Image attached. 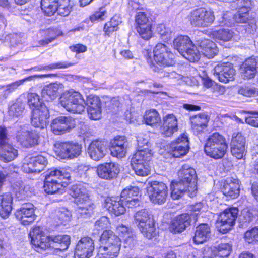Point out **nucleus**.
<instances>
[{"mask_svg": "<svg viewBox=\"0 0 258 258\" xmlns=\"http://www.w3.org/2000/svg\"><path fill=\"white\" fill-rule=\"evenodd\" d=\"M245 241L248 243L258 242V227L247 231L244 234Z\"/></svg>", "mask_w": 258, "mask_h": 258, "instance_id": "nucleus-51", "label": "nucleus"}, {"mask_svg": "<svg viewBox=\"0 0 258 258\" xmlns=\"http://www.w3.org/2000/svg\"><path fill=\"white\" fill-rule=\"evenodd\" d=\"M128 146H111L110 151L111 155L117 158H122L125 156Z\"/></svg>", "mask_w": 258, "mask_h": 258, "instance_id": "nucleus-53", "label": "nucleus"}, {"mask_svg": "<svg viewBox=\"0 0 258 258\" xmlns=\"http://www.w3.org/2000/svg\"><path fill=\"white\" fill-rule=\"evenodd\" d=\"M82 146L75 142H61L55 145V152L62 159H73L82 153Z\"/></svg>", "mask_w": 258, "mask_h": 258, "instance_id": "nucleus-11", "label": "nucleus"}, {"mask_svg": "<svg viewBox=\"0 0 258 258\" xmlns=\"http://www.w3.org/2000/svg\"><path fill=\"white\" fill-rule=\"evenodd\" d=\"M189 20L193 26L207 27L214 22L215 16L212 11L200 8L192 10L190 13Z\"/></svg>", "mask_w": 258, "mask_h": 258, "instance_id": "nucleus-8", "label": "nucleus"}, {"mask_svg": "<svg viewBox=\"0 0 258 258\" xmlns=\"http://www.w3.org/2000/svg\"><path fill=\"white\" fill-rule=\"evenodd\" d=\"M190 121L192 129L198 133L207 126L209 118L206 113H203L191 116Z\"/></svg>", "mask_w": 258, "mask_h": 258, "instance_id": "nucleus-34", "label": "nucleus"}, {"mask_svg": "<svg viewBox=\"0 0 258 258\" xmlns=\"http://www.w3.org/2000/svg\"><path fill=\"white\" fill-rule=\"evenodd\" d=\"M70 195L75 199V203L77 206V212L80 217H90L94 212L95 205L83 185L79 183L72 185Z\"/></svg>", "mask_w": 258, "mask_h": 258, "instance_id": "nucleus-2", "label": "nucleus"}, {"mask_svg": "<svg viewBox=\"0 0 258 258\" xmlns=\"http://www.w3.org/2000/svg\"><path fill=\"white\" fill-rule=\"evenodd\" d=\"M48 163L47 159L43 155L31 157L23 165L24 170L27 173H40L44 170Z\"/></svg>", "mask_w": 258, "mask_h": 258, "instance_id": "nucleus-21", "label": "nucleus"}, {"mask_svg": "<svg viewBox=\"0 0 258 258\" xmlns=\"http://www.w3.org/2000/svg\"><path fill=\"white\" fill-rule=\"evenodd\" d=\"M73 6V0H59L57 12L61 16H68L72 11Z\"/></svg>", "mask_w": 258, "mask_h": 258, "instance_id": "nucleus-41", "label": "nucleus"}, {"mask_svg": "<svg viewBox=\"0 0 258 258\" xmlns=\"http://www.w3.org/2000/svg\"><path fill=\"white\" fill-rule=\"evenodd\" d=\"M185 229L184 225L180 224L175 219L173 220L169 227L170 231L174 234L181 233Z\"/></svg>", "mask_w": 258, "mask_h": 258, "instance_id": "nucleus-61", "label": "nucleus"}, {"mask_svg": "<svg viewBox=\"0 0 258 258\" xmlns=\"http://www.w3.org/2000/svg\"><path fill=\"white\" fill-rule=\"evenodd\" d=\"M98 176L103 179L111 180L115 178L120 172V166L114 162H106L97 167Z\"/></svg>", "mask_w": 258, "mask_h": 258, "instance_id": "nucleus-17", "label": "nucleus"}, {"mask_svg": "<svg viewBox=\"0 0 258 258\" xmlns=\"http://www.w3.org/2000/svg\"><path fill=\"white\" fill-rule=\"evenodd\" d=\"M71 217V212L63 208L56 211L55 219L58 224L66 225L69 221Z\"/></svg>", "mask_w": 258, "mask_h": 258, "instance_id": "nucleus-45", "label": "nucleus"}, {"mask_svg": "<svg viewBox=\"0 0 258 258\" xmlns=\"http://www.w3.org/2000/svg\"><path fill=\"white\" fill-rule=\"evenodd\" d=\"M174 219L180 224L184 225V228H185L190 225V223L192 220L189 214L187 213L178 215Z\"/></svg>", "mask_w": 258, "mask_h": 258, "instance_id": "nucleus-58", "label": "nucleus"}, {"mask_svg": "<svg viewBox=\"0 0 258 258\" xmlns=\"http://www.w3.org/2000/svg\"><path fill=\"white\" fill-rule=\"evenodd\" d=\"M236 9L240 12H249L255 6V0H236Z\"/></svg>", "mask_w": 258, "mask_h": 258, "instance_id": "nucleus-48", "label": "nucleus"}, {"mask_svg": "<svg viewBox=\"0 0 258 258\" xmlns=\"http://www.w3.org/2000/svg\"><path fill=\"white\" fill-rule=\"evenodd\" d=\"M257 65L256 58L250 57L246 59L241 67V71L243 77L247 79L253 78L257 71Z\"/></svg>", "mask_w": 258, "mask_h": 258, "instance_id": "nucleus-32", "label": "nucleus"}, {"mask_svg": "<svg viewBox=\"0 0 258 258\" xmlns=\"http://www.w3.org/2000/svg\"><path fill=\"white\" fill-rule=\"evenodd\" d=\"M85 105L88 106L87 108L101 107L99 98L92 94H90L87 96Z\"/></svg>", "mask_w": 258, "mask_h": 258, "instance_id": "nucleus-52", "label": "nucleus"}, {"mask_svg": "<svg viewBox=\"0 0 258 258\" xmlns=\"http://www.w3.org/2000/svg\"><path fill=\"white\" fill-rule=\"evenodd\" d=\"M144 119L146 124L151 126L160 121L159 113L155 109L146 111L144 116Z\"/></svg>", "mask_w": 258, "mask_h": 258, "instance_id": "nucleus-44", "label": "nucleus"}, {"mask_svg": "<svg viewBox=\"0 0 258 258\" xmlns=\"http://www.w3.org/2000/svg\"><path fill=\"white\" fill-rule=\"evenodd\" d=\"M179 178L189 185L192 191H197V174L195 170L187 165H184L178 171Z\"/></svg>", "mask_w": 258, "mask_h": 258, "instance_id": "nucleus-22", "label": "nucleus"}, {"mask_svg": "<svg viewBox=\"0 0 258 258\" xmlns=\"http://www.w3.org/2000/svg\"><path fill=\"white\" fill-rule=\"evenodd\" d=\"M106 17V11L104 7H101L98 11L90 16V20L92 22L102 21Z\"/></svg>", "mask_w": 258, "mask_h": 258, "instance_id": "nucleus-54", "label": "nucleus"}, {"mask_svg": "<svg viewBox=\"0 0 258 258\" xmlns=\"http://www.w3.org/2000/svg\"><path fill=\"white\" fill-rule=\"evenodd\" d=\"M246 140L245 137L241 134H233L230 143L231 147H246Z\"/></svg>", "mask_w": 258, "mask_h": 258, "instance_id": "nucleus-50", "label": "nucleus"}, {"mask_svg": "<svg viewBox=\"0 0 258 258\" xmlns=\"http://www.w3.org/2000/svg\"><path fill=\"white\" fill-rule=\"evenodd\" d=\"M24 108L25 104L21 101H17L10 107L9 115L12 117L20 116L23 113Z\"/></svg>", "mask_w": 258, "mask_h": 258, "instance_id": "nucleus-46", "label": "nucleus"}, {"mask_svg": "<svg viewBox=\"0 0 258 258\" xmlns=\"http://www.w3.org/2000/svg\"><path fill=\"white\" fill-rule=\"evenodd\" d=\"M213 37L216 40H222L223 41H228L232 38L236 40L232 30L229 28L221 29L217 31L212 32Z\"/></svg>", "mask_w": 258, "mask_h": 258, "instance_id": "nucleus-39", "label": "nucleus"}, {"mask_svg": "<svg viewBox=\"0 0 258 258\" xmlns=\"http://www.w3.org/2000/svg\"><path fill=\"white\" fill-rule=\"evenodd\" d=\"M134 223L143 234L148 239L154 237L155 228L153 216L146 209H142L134 214Z\"/></svg>", "mask_w": 258, "mask_h": 258, "instance_id": "nucleus-6", "label": "nucleus"}, {"mask_svg": "<svg viewBox=\"0 0 258 258\" xmlns=\"http://www.w3.org/2000/svg\"><path fill=\"white\" fill-rule=\"evenodd\" d=\"M94 243L88 236L82 237L77 243L75 251V258H90L94 250Z\"/></svg>", "mask_w": 258, "mask_h": 258, "instance_id": "nucleus-14", "label": "nucleus"}, {"mask_svg": "<svg viewBox=\"0 0 258 258\" xmlns=\"http://www.w3.org/2000/svg\"><path fill=\"white\" fill-rule=\"evenodd\" d=\"M98 255L100 258H114L117 256L121 245L120 238L111 231H104L100 238Z\"/></svg>", "mask_w": 258, "mask_h": 258, "instance_id": "nucleus-3", "label": "nucleus"}, {"mask_svg": "<svg viewBox=\"0 0 258 258\" xmlns=\"http://www.w3.org/2000/svg\"><path fill=\"white\" fill-rule=\"evenodd\" d=\"M213 73L219 81L226 83L233 80L235 71L231 63H223L215 66Z\"/></svg>", "mask_w": 258, "mask_h": 258, "instance_id": "nucleus-19", "label": "nucleus"}, {"mask_svg": "<svg viewBox=\"0 0 258 258\" xmlns=\"http://www.w3.org/2000/svg\"><path fill=\"white\" fill-rule=\"evenodd\" d=\"M60 85L57 83H52L45 86L41 91L42 97L49 101L55 99L58 95Z\"/></svg>", "mask_w": 258, "mask_h": 258, "instance_id": "nucleus-36", "label": "nucleus"}, {"mask_svg": "<svg viewBox=\"0 0 258 258\" xmlns=\"http://www.w3.org/2000/svg\"><path fill=\"white\" fill-rule=\"evenodd\" d=\"M136 175L140 176H146L149 174L151 170L149 164L135 165L132 167Z\"/></svg>", "mask_w": 258, "mask_h": 258, "instance_id": "nucleus-49", "label": "nucleus"}, {"mask_svg": "<svg viewBox=\"0 0 258 258\" xmlns=\"http://www.w3.org/2000/svg\"><path fill=\"white\" fill-rule=\"evenodd\" d=\"M89 118L92 120H98L101 117V107L87 108Z\"/></svg>", "mask_w": 258, "mask_h": 258, "instance_id": "nucleus-59", "label": "nucleus"}, {"mask_svg": "<svg viewBox=\"0 0 258 258\" xmlns=\"http://www.w3.org/2000/svg\"><path fill=\"white\" fill-rule=\"evenodd\" d=\"M16 138L18 142L24 147L30 148L38 144V134L29 131L26 126H20Z\"/></svg>", "mask_w": 258, "mask_h": 258, "instance_id": "nucleus-16", "label": "nucleus"}, {"mask_svg": "<svg viewBox=\"0 0 258 258\" xmlns=\"http://www.w3.org/2000/svg\"><path fill=\"white\" fill-rule=\"evenodd\" d=\"M192 41L187 36L180 35L177 37L173 41V46L179 53L185 52L189 46H191Z\"/></svg>", "mask_w": 258, "mask_h": 258, "instance_id": "nucleus-37", "label": "nucleus"}, {"mask_svg": "<svg viewBox=\"0 0 258 258\" xmlns=\"http://www.w3.org/2000/svg\"><path fill=\"white\" fill-rule=\"evenodd\" d=\"M109 225L108 218L106 216H102L96 221L95 227L98 230H101L107 228Z\"/></svg>", "mask_w": 258, "mask_h": 258, "instance_id": "nucleus-60", "label": "nucleus"}, {"mask_svg": "<svg viewBox=\"0 0 258 258\" xmlns=\"http://www.w3.org/2000/svg\"><path fill=\"white\" fill-rule=\"evenodd\" d=\"M45 179L44 184L45 191L48 194H54L61 190L62 185L60 180L69 178V176L64 171L52 168L45 172Z\"/></svg>", "mask_w": 258, "mask_h": 258, "instance_id": "nucleus-7", "label": "nucleus"}, {"mask_svg": "<svg viewBox=\"0 0 258 258\" xmlns=\"http://www.w3.org/2000/svg\"><path fill=\"white\" fill-rule=\"evenodd\" d=\"M252 116L245 118V122L252 126L258 127V112H249Z\"/></svg>", "mask_w": 258, "mask_h": 258, "instance_id": "nucleus-64", "label": "nucleus"}, {"mask_svg": "<svg viewBox=\"0 0 258 258\" xmlns=\"http://www.w3.org/2000/svg\"><path fill=\"white\" fill-rule=\"evenodd\" d=\"M237 208L232 207L225 210L217 220V227L220 232H228L234 225L238 214Z\"/></svg>", "mask_w": 258, "mask_h": 258, "instance_id": "nucleus-10", "label": "nucleus"}, {"mask_svg": "<svg viewBox=\"0 0 258 258\" xmlns=\"http://www.w3.org/2000/svg\"><path fill=\"white\" fill-rule=\"evenodd\" d=\"M16 217L24 225L32 223L36 219L34 206L31 203L22 204L15 213Z\"/></svg>", "mask_w": 258, "mask_h": 258, "instance_id": "nucleus-18", "label": "nucleus"}, {"mask_svg": "<svg viewBox=\"0 0 258 258\" xmlns=\"http://www.w3.org/2000/svg\"><path fill=\"white\" fill-rule=\"evenodd\" d=\"M104 206L110 214L115 216L124 214L126 210L124 201L118 197L106 198Z\"/></svg>", "mask_w": 258, "mask_h": 258, "instance_id": "nucleus-25", "label": "nucleus"}, {"mask_svg": "<svg viewBox=\"0 0 258 258\" xmlns=\"http://www.w3.org/2000/svg\"><path fill=\"white\" fill-rule=\"evenodd\" d=\"M211 230L207 224H201L196 227L193 240L196 244H201L210 237Z\"/></svg>", "mask_w": 258, "mask_h": 258, "instance_id": "nucleus-33", "label": "nucleus"}, {"mask_svg": "<svg viewBox=\"0 0 258 258\" xmlns=\"http://www.w3.org/2000/svg\"><path fill=\"white\" fill-rule=\"evenodd\" d=\"M58 4H41V7L44 14L51 16L57 11Z\"/></svg>", "mask_w": 258, "mask_h": 258, "instance_id": "nucleus-55", "label": "nucleus"}, {"mask_svg": "<svg viewBox=\"0 0 258 258\" xmlns=\"http://www.w3.org/2000/svg\"><path fill=\"white\" fill-rule=\"evenodd\" d=\"M157 31L164 41H168L171 39V32L167 30L164 25L162 24L158 25L157 27Z\"/></svg>", "mask_w": 258, "mask_h": 258, "instance_id": "nucleus-56", "label": "nucleus"}, {"mask_svg": "<svg viewBox=\"0 0 258 258\" xmlns=\"http://www.w3.org/2000/svg\"><path fill=\"white\" fill-rule=\"evenodd\" d=\"M75 125L76 121L72 117L60 116L52 120L51 127L53 133L60 135L70 132Z\"/></svg>", "mask_w": 258, "mask_h": 258, "instance_id": "nucleus-13", "label": "nucleus"}, {"mask_svg": "<svg viewBox=\"0 0 258 258\" xmlns=\"http://www.w3.org/2000/svg\"><path fill=\"white\" fill-rule=\"evenodd\" d=\"M151 151L148 148L138 149L134 155L131 160L132 166L135 165L149 164L148 162L152 158Z\"/></svg>", "mask_w": 258, "mask_h": 258, "instance_id": "nucleus-31", "label": "nucleus"}, {"mask_svg": "<svg viewBox=\"0 0 258 258\" xmlns=\"http://www.w3.org/2000/svg\"><path fill=\"white\" fill-rule=\"evenodd\" d=\"M107 152V142L105 141H93L88 148L90 158L95 161L100 160L105 156Z\"/></svg>", "mask_w": 258, "mask_h": 258, "instance_id": "nucleus-23", "label": "nucleus"}, {"mask_svg": "<svg viewBox=\"0 0 258 258\" xmlns=\"http://www.w3.org/2000/svg\"><path fill=\"white\" fill-rule=\"evenodd\" d=\"M136 29L140 36L145 40H149L152 35L151 22L143 12H139L136 16Z\"/></svg>", "mask_w": 258, "mask_h": 258, "instance_id": "nucleus-15", "label": "nucleus"}, {"mask_svg": "<svg viewBox=\"0 0 258 258\" xmlns=\"http://www.w3.org/2000/svg\"><path fill=\"white\" fill-rule=\"evenodd\" d=\"M191 45L181 54L190 62L197 61L200 59V51L192 43Z\"/></svg>", "mask_w": 258, "mask_h": 258, "instance_id": "nucleus-42", "label": "nucleus"}, {"mask_svg": "<svg viewBox=\"0 0 258 258\" xmlns=\"http://www.w3.org/2000/svg\"><path fill=\"white\" fill-rule=\"evenodd\" d=\"M61 105L73 113L81 114L85 110V101L78 92L70 90L64 93L59 98Z\"/></svg>", "mask_w": 258, "mask_h": 258, "instance_id": "nucleus-5", "label": "nucleus"}, {"mask_svg": "<svg viewBox=\"0 0 258 258\" xmlns=\"http://www.w3.org/2000/svg\"><path fill=\"white\" fill-rule=\"evenodd\" d=\"M232 250V245L229 243H221L214 247V254L216 257L226 258Z\"/></svg>", "mask_w": 258, "mask_h": 258, "instance_id": "nucleus-40", "label": "nucleus"}, {"mask_svg": "<svg viewBox=\"0 0 258 258\" xmlns=\"http://www.w3.org/2000/svg\"><path fill=\"white\" fill-rule=\"evenodd\" d=\"M13 196L12 194L5 193L1 196L0 216L3 219L9 217L12 210Z\"/></svg>", "mask_w": 258, "mask_h": 258, "instance_id": "nucleus-30", "label": "nucleus"}, {"mask_svg": "<svg viewBox=\"0 0 258 258\" xmlns=\"http://www.w3.org/2000/svg\"><path fill=\"white\" fill-rule=\"evenodd\" d=\"M203 207V204L201 202L196 203L189 206V210L190 212L188 213L191 219L195 221L197 220V217L199 214L201 209Z\"/></svg>", "mask_w": 258, "mask_h": 258, "instance_id": "nucleus-57", "label": "nucleus"}, {"mask_svg": "<svg viewBox=\"0 0 258 258\" xmlns=\"http://www.w3.org/2000/svg\"><path fill=\"white\" fill-rule=\"evenodd\" d=\"M170 154L175 158H180L186 155L189 150L187 136L183 134L175 142L171 144Z\"/></svg>", "mask_w": 258, "mask_h": 258, "instance_id": "nucleus-20", "label": "nucleus"}, {"mask_svg": "<svg viewBox=\"0 0 258 258\" xmlns=\"http://www.w3.org/2000/svg\"><path fill=\"white\" fill-rule=\"evenodd\" d=\"M38 35L44 39L39 41L38 43L40 45L44 46L54 40L57 35L55 31L52 28L40 30Z\"/></svg>", "mask_w": 258, "mask_h": 258, "instance_id": "nucleus-38", "label": "nucleus"}, {"mask_svg": "<svg viewBox=\"0 0 258 258\" xmlns=\"http://www.w3.org/2000/svg\"><path fill=\"white\" fill-rule=\"evenodd\" d=\"M18 156V150L11 144L0 147V160L4 162L13 160Z\"/></svg>", "mask_w": 258, "mask_h": 258, "instance_id": "nucleus-35", "label": "nucleus"}, {"mask_svg": "<svg viewBox=\"0 0 258 258\" xmlns=\"http://www.w3.org/2000/svg\"><path fill=\"white\" fill-rule=\"evenodd\" d=\"M139 192V189L136 186H131L124 189L121 194L120 197L122 200L124 201L127 199H137Z\"/></svg>", "mask_w": 258, "mask_h": 258, "instance_id": "nucleus-47", "label": "nucleus"}, {"mask_svg": "<svg viewBox=\"0 0 258 258\" xmlns=\"http://www.w3.org/2000/svg\"><path fill=\"white\" fill-rule=\"evenodd\" d=\"M32 244L38 248L42 250L53 247L54 244L59 246L58 249H67L70 243L71 238L68 235H46L39 227L33 229L30 232Z\"/></svg>", "mask_w": 258, "mask_h": 258, "instance_id": "nucleus-1", "label": "nucleus"}, {"mask_svg": "<svg viewBox=\"0 0 258 258\" xmlns=\"http://www.w3.org/2000/svg\"><path fill=\"white\" fill-rule=\"evenodd\" d=\"M197 45L203 55L208 58H213L218 52L216 44L209 39H199L197 41Z\"/></svg>", "mask_w": 258, "mask_h": 258, "instance_id": "nucleus-28", "label": "nucleus"}, {"mask_svg": "<svg viewBox=\"0 0 258 258\" xmlns=\"http://www.w3.org/2000/svg\"><path fill=\"white\" fill-rule=\"evenodd\" d=\"M222 192L224 195L232 199L238 197L240 192V186L237 179L228 177L225 180Z\"/></svg>", "mask_w": 258, "mask_h": 258, "instance_id": "nucleus-27", "label": "nucleus"}, {"mask_svg": "<svg viewBox=\"0 0 258 258\" xmlns=\"http://www.w3.org/2000/svg\"><path fill=\"white\" fill-rule=\"evenodd\" d=\"M49 117V113L48 108L46 105H43L40 109L32 110L31 124L35 127L44 128L47 125Z\"/></svg>", "mask_w": 258, "mask_h": 258, "instance_id": "nucleus-24", "label": "nucleus"}, {"mask_svg": "<svg viewBox=\"0 0 258 258\" xmlns=\"http://www.w3.org/2000/svg\"><path fill=\"white\" fill-rule=\"evenodd\" d=\"M147 192L151 201L154 204L164 203L168 195L167 185L162 182L152 181L148 182Z\"/></svg>", "mask_w": 258, "mask_h": 258, "instance_id": "nucleus-9", "label": "nucleus"}, {"mask_svg": "<svg viewBox=\"0 0 258 258\" xmlns=\"http://www.w3.org/2000/svg\"><path fill=\"white\" fill-rule=\"evenodd\" d=\"M155 61L160 66H170L174 63V55L164 44L159 43L154 48Z\"/></svg>", "mask_w": 258, "mask_h": 258, "instance_id": "nucleus-12", "label": "nucleus"}, {"mask_svg": "<svg viewBox=\"0 0 258 258\" xmlns=\"http://www.w3.org/2000/svg\"><path fill=\"white\" fill-rule=\"evenodd\" d=\"M189 185L179 179L178 181H173L171 185V196L176 200L180 198L185 192H190L189 196H193L196 191L190 190Z\"/></svg>", "mask_w": 258, "mask_h": 258, "instance_id": "nucleus-29", "label": "nucleus"}, {"mask_svg": "<svg viewBox=\"0 0 258 258\" xmlns=\"http://www.w3.org/2000/svg\"><path fill=\"white\" fill-rule=\"evenodd\" d=\"M232 154L238 159H242L246 154V147H231Z\"/></svg>", "mask_w": 258, "mask_h": 258, "instance_id": "nucleus-63", "label": "nucleus"}, {"mask_svg": "<svg viewBox=\"0 0 258 258\" xmlns=\"http://www.w3.org/2000/svg\"><path fill=\"white\" fill-rule=\"evenodd\" d=\"M257 92L255 88L250 86H242L239 90L238 93L246 97H250Z\"/></svg>", "mask_w": 258, "mask_h": 258, "instance_id": "nucleus-62", "label": "nucleus"}, {"mask_svg": "<svg viewBox=\"0 0 258 258\" xmlns=\"http://www.w3.org/2000/svg\"><path fill=\"white\" fill-rule=\"evenodd\" d=\"M228 145L224 137L215 132L210 135L204 146L206 154L215 159L222 158L226 153Z\"/></svg>", "mask_w": 258, "mask_h": 258, "instance_id": "nucleus-4", "label": "nucleus"}, {"mask_svg": "<svg viewBox=\"0 0 258 258\" xmlns=\"http://www.w3.org/2000/svg\"><path fill=\"white\" fill-rule=\"evenodd\" d=\"M178 131V121L173 114H169L163 118L161 132L165 137H170Z\"/></svg>", "mask_w": 258, "mask_h": 258, "instance_id": "nucleus-26", "label": "nucleus"}, {"mask_svg": "<svg viewBox=\"0 0 258 258\" xmlns=\"http://www.w3.org/2000/svg\"><path fill=\"white\" fill-rule=\"evenodd\" d=\"M27 104L32 110L40 109L43 105H45L40 101L39 96L35 93H31L28 94Z\"/></svg>", "mask_w": 258, "mask_h": 258, "instance_id": "nucleus-43", "label": "nucleus"}]
</instances>
